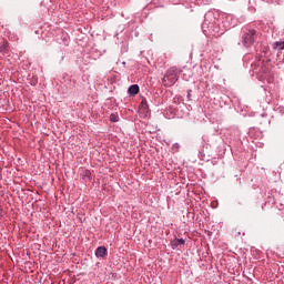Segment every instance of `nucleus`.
<instances>
[{
	"instance_id": "nucleus-1",
	"label": "nucleus",
	"mask_w": 284,
	"mask_h": 284,
	"mask_svg": "<svg viewBox=\"0 0 284 284\" xmlns=\"http://www.w3.org/2000/svg\"><path fill=\"white\" fill-rule=\"evenodd\" d=\"M176 81H179V68L171 67L164 74L162 82L168 88H172V85H174V83H176Z\"/></svg>"
},
{
	"instance_id": "nucleus-2",
	"label": "nucleus",
	"mask_w": 284,
	"mask_h": 284,
	"mask_svg": "<svg viewBox=\"0 0 284 284\" xmlns=\"http://www.w3.org/2000/svg\"><path fill=\"white\" fill-rule=\"evenodd\" d=\"M256 41V30H248L243 37V45L250 48Z\"/></svg>"
},
{
	"instance_id": "nucleus-3",
	"label": "nucleus",
	"mask_w": 284,
	"mask_h": 284,
	"mask_svg": "<svg viewBox=\"0 0 284 284\" xmlns=\"http://www.w3.org/2000/svg\"><path fill=\"white\" fill-rule=\"evenodd\" d=\"M95 256H98V258H105V256H108V248H105V246H99L95 250Z\"/></svg>"
},
{
	"instance_id": "nucleus-4",
	"label": "nucleus",
	"mask_w": 284,
	"mask_h": 284,
	"mask_svg": "<svg viewBox=\"0 0 284 284\" xmlns=\"http://www.w3.org/2000/svg\"><path fill=\"white\" fill-rule=\"evenodd\" d=\"M179 245H185V240L183 239H176L172 242V247L173 250H176V247H179Z\"/></svg>"
},
{
	"instance_id": "nucleus-5",
	"label": "nucleus",
	"mask_w": 284,
	"mask_h": 284,
	"mask_svg": "<svg viewBox=\"0 0 284 284\" xmlns=\"http://www.w3.org/2000/svg\"><path fill=\"white\" fill-rule=\"evenodd\" d=\"M138 92H139V87H138V84H132V85L129 88V94H131L132 97H134Z\"/></svg>"
},
{
	"instance_id": "nucleus-6",
	"label": "nucleus",
	"mask_w": 284,
	"mask_h": 284,
	"mask_svg": "<svg viewBox=\"0 0 284 284\" xmlns=\"http://www.w3.org/2000/svg\"><path fill=\"white\" fill-rule=\"evenodd\" d=\"M91 176H92V173L89 170H84L82 172V179H84V181H90Z\"/></svg>"
},
{
	"instance_id": "nucleus-7",
	"label": "nucleus",
	"mask_w": 284,
	"mask_h": 284,
	"mask_svg": "<svg viewBox=\"0 0 284 284\" xmlns=\"http://www.w3.org/2000/svg\"><path fill=\"white\" fill-rule=\"evenodd\" d=\"M273 48L278 49V50H284V41L274 42Z\"/></svg>"
},
{
	"instance_id": "nucleus-8",
	"label": "nucleus",
	"mask_w": 284,
	"mask_h": 284,
	"mask_svg": "<svg viewBox=\"0 0 284 284\" xmlns=\"http://www.w3.org/2000/svg\"><path fill=\"white\" fill-rule=\"evenodd\" d=\"M110 121H112L113 123H116L119 121V116L116 114H111Z\"/></svg>"
},
{
	"instance_id": "nucleus-9",
	"label": "nucleus",
	"mask_w": 284,
	"mask_h": 284,
	"mask_svg": "<svg viewBox=\"0 0 284 284\" xmlns=\"http://www.w3.org/2000/svg\"><path fill=\"white\" fill-rule=\"evenodd\" d=\"M141 105H142V108H148V101L146 100H142Z\"/></svg>"
},
{
	"instance_id": "nucleus-10",
	"label": "nucleus",
	"mask_w": 284,
	"mask_h": 284,
	"mask_svg": "<svg viewBox=\"0 0 284 284\" xmlns=\"http://www.w3.org/2000/svg\"><path fill=\"white\" fill-rule=\"evenodd\" d=\"M187 99H189V100L192 99V90H189V91H187Z\"/></svg>"
}]
</instances>
